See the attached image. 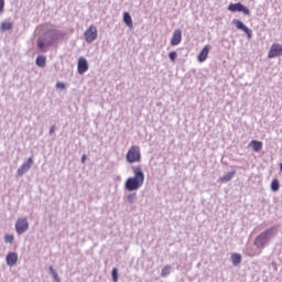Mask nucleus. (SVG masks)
Instances as JSON below:
<instances>
[{
  "label": "nucleus",
  "instance_id": "f257e3e1",
  "mask_svg": "<svg viewBox=\"0 0 282 282\" xmlns=\"http://www.w3.org/2000/svg\"><path fill=\"white\" fill-rule=\"evenodd\" d=\"M133 176L127 178L124 183L126 191L130 193L127 195L128 204H135L138 202V193L144 186V172L140 166H132Z\"/></svg>",
  "mask_w": 282,
  "mask_h": 282
},
{
  "label": "nucleus",
  "instance_id": "f03ea898",
  "mask_svg": "<svg viewBox=\"0 0 282 282\" xmlns=\"http://www.w3.org/2000/svg\"><path fill=\"white\" fill-rule=\"evenodd\" d=\"M279 235V228L271 227L264 231H262L258 237L254 239V246L258 250H263V248L270 246V240L274 239V237Z\"/></svg>",
  "mask_w": 282,
  "mask_h": 282
},
{
  "label": "nucleus",
  "instance_id": "7ed1b4c3",
  "mask_svg": "<svg viewBox=\"0 0 282 282\" xmlns=\"http://www.w3.org/2000/svg\"><path fill=\"white\" fill-rule=\"evenodd\" d=\"M51 45H54V41L52 40L50 32L46 31L37 39V50H40V52H47Z\"/></svg>",
  "mask_w": 282,
  "mask_h": 282
},
{
  "label": "nucleus",
  "instance_id": "20e7f679",
  "mask_svg": "<svg viewBox=\"0 0 282 282\" xmlns=\"http://www.w3.org/2000/svg\"><path fill=\"white\" fill-rule=\"evenodd\" d=\"M126 160L129 162V164H135V162H140V160H142L140 147L132 145L127 152Z\"/></svg>",
  "mask_w": 282,
  "mask_h": 282
},
{
  "label": "nucleus",
  "instance_id": "39448f33",
  "mask_svg": "<svg viewBox=\"0 0 282 282\" xmlns=\"http://www.w3.org/2000/svg\"><path fill=\"white\" fill-rule=\"evenodd\" d=\"M30 230V223L28 221V217H20L15 223V231L18 235H24Z\"/></svg>",
  "mask_w": 282,
  "mask_h": 282
},
{
  "label": "nucleus",
  "instance_id": "423d86ee",
  "mask_svg": "<svg viewBox=\"0 0 282 282\" xmlns=\"http://www.w3.org/2000/svg\"><path fill=\"white\" fill-rule=\"evenodd\" d=\"M34 164V156H30L26 162H24L17 171L18 177H23L30 169H32V165Z\"/></svg>",
  "mask_w": 282,
  "mask_h": 282
},
{
  "label": "nucleus",
  "instance_id": "0eeeda50",
  "mask_svg": "<svg viewBox=\"0 0 282 282\" xmlns=\"http://www.w3.org/2000/svg\"><path fill=\"white\" fill-rule=\"evenodd\" d=\"M86 43H94L96 39H98V29L96 26L90 25L84 33Z\"/></svg>",
  "mask_w": 282,
  "mask_h": 282
},
{
  "label": "nucleus",
  "instance_id": "6e6552de",
  "mask_svg": "<svg viewBox=\"0 0 282 282\" xmlns=\"http://www.w3.org/2000/svg\"><path fill=\"white\" fill-rule=\"evenodd\" d=\"M227 10H229V12H243V14H250V9H248L241 2L230 3Z\"/></svg>",
  "mask_w": 282,
  "mask_h": 282
},
{
  "label": "nucleus",
  "instance_id": "1a4fd4ad",
  "mask_svg": "<svg viewBox=\"0 0 282 282\" xmlns=\"http://www.w3.org/2000/svg\"><path fill=\"white\" fill-rule=\"evenodd\" d=\"M234 25L237 28V30H241L247 34L248 39H252V29L246 26V24L239 20V19H234L232 20Z\"/></svg>",
  "mask_w": 282,
  "mask_h": 282
},
{
  "label": "nucleus",
  "instance_id": "9d476101",
  "mask_svg": "<svg viewBox=\"0 0 282 282\" xmlns=\"http://www.w3.org/2000/svg\"><path fill=\"white\" fill-rule=\"evenodd\" d=\"M282 56V44L273 43L268 52V58Z\"/></svg>",
  "mask_w": 282,
  "mask_h": 282
},
{
  "label": "nucleus",
  "instance_id": "9b49d317",
  "mask_svg": "<svg viewBox=\"0 0 282 282\" xmlns=\"http://www.w3.org/2000/svg\"><path fill=\"white\" fill-rule=\"evenodd\" d=\"M89 69V63L85 57H79L77 63V72L78 74H85Z\"/></svg>",
  "mask_w": 282,
  "mask_h": 282
},
{
  "label": "nucleus",
  "instance_id": "f8f14e48",
  "mask_svg": "<svg viewBox=\"0 0 282 282\" xmlns=\"http://www.w3.org/2000/svg\"><path fill=\"white\" fill-rule=\"evenodd\" d=\"M19 261V253L18 252H9L6 257L7 265L13 268V265Z\"/></svg>",
  "mask_w": 282,
  "mask_h": 282
},
{
  "label": "nucleus",
  "instance_id": "ddd939ff",
  "mask_svg": "<svg viewBox=\"0 0 282 282\" xmlns=\"http://www.w3.org/2000/svg\"><path fill=\"white\" fill-rule=\"evenodd\" d=\"M182 43V30L177 29L173 32L171 45H180Z\"/></svg>",
  "mask_w": 282,
  "mask_h": 282
},
{
  "label": "nucleus",
  "instance_id": "4468645a",
  "mask_svg": "<svg viewBox=\"0 0 282 282\" xmlns=\"http://www.w3.org/2000/svg\"><path fill=\"white\" fill-rule=\"evenodd\" d=\"M208 52H210V45H205L197 56L199 63H204L208 58Z\"/></svg>",
  "mask_w": 282,
  "mask_h": 282
},
{
  "label": "nucleus",
  "instance_id": "2eb2a0df",
  "mask_svg": "<svg viewBox=\"0 0 282 282\" xmlns=\"http://www.w3.org/2000/svg\"><path fill=\"white\" fill-rule=\"evenodd\" d=\"M53 43L55 41H58L59 39H63V33L58 30H54V29H51V30H47Z\"/></svg>",
  "mask_w": 282,
  "mask_h": 282
},
{
  "label": "nucleus",
  "instance_id": "dca6fc26",
  "mask_svg": "<svg viewBox=\"0 0 282 282\" xmlns=\"http://www.w3.org/2000/svg\"><path fill=\"white\" fill-rule=\"evenodd\" d=\"M235 175H237V171L228 172L227 174H225L224 176H221L219 178V182H221L223 184H226V183L230 182V180H232V177H235Z\"/></svg>",
  "mask_w": 282,
  "mask_h": 282
},
{
  "label": "nucleus",
  "instance_id": "f3484780",
  "mask_svg": "<svg viewBox=\"0 0 282 282\" xmlns=\"http://www.w3.org/2000/svg\"><path fill=\"white\" fill-rule=\"evenodd\" d=\"M250 147L252 148V150H253L256 153H259V151H261V149H263V142L257 141V140H252V141L250 142Z\"/></svg>",
  "mask_w": 282,
  "mask_h": 282
},
{
  "label": "nucleus",
  "instance_id": "a211bd4d",
  "mask_svg": "<svg viewBox=\"0 0 282 282\" xmlns=\"http://www.w3.org/2000/svg\"><path fill=\"white\" fill-rule=\"evenodd\" d=\"M123 22L128 28H133V19H131V14H129V12L123 13Z\"/></svg>",
  "mask_w": 282,
  "mask_h": 282
},
{
  "label": "nucleus",
  "instance_id": "6ab92c4d",
  "mask_svg": "<svg viewBox=\"0 0 282 282\" xmlns=\"http://www.w3.org/2000/svg\"><path fill=\"white\" fill-rule=\"evenodd\" d=\"M281 188V183H279V180L274 178L272 182H271V191L273 193H279V189Z\"/></svg>",
  "mask_w": 282,
  "mask_h": 282
},
{
  "label": "nucleus",
  "instance_id": "aec40b11",
  "mask_svg": "<svg viewBox=\"0 0 282 282\" xmlns=\"http://www.w3.org/2000/svg\"><path fill=\"white\" fill-rule=\"evenodd\" d=\"M37 67H45L46 58L43 55H39L35 59Z\"/></svg>",
  "mask_w": 282,
  "mask_h": 282
},
{
  "label": "nucleus",
  "instance_id": "412c9836",
  "mask_svg": "<svg viewBox=\"0 0 282 282\" xmlns=\"http://www.w3.org/2000/svg\"><path fill=\"white\" fill-rule=\"evenodd\" d=\"M231 262H232V265H239V263H241V254L239 253L231 254Z\"/></svg>",
  "mask_w": 282,
  "mask_h": 282
},
{
  "label": "nucleus",
  "instance_id": "4be33fe9",
  "mask_svg": "<svg viewBox=\"0 0 282 282\" xmlns=\"http://www.w3.org/2000/svg\"><path fill=\"white\" fill-rule=\"evenodd\" d=\"M171 270H172V267L171 265H165L162 271H161V276L162 278H166L169 274H171Z\"/></svg>",
  "mask_w": 282,
  "mask_h": 282
},
{
  "label": "nucleus",
  "instance_id": "5701e85b",
  "mask_svg": "<svg viewBox=\"0 0 282 282\" xmlns=\"http://www.w3.org/2000/svg\"><path fill=\"white\" fill-rule=\"evenodd\" d=\"M53 279L57 282H61V278H58V273L56 272V270H54V267H50L48 268Z\"/></svg>",
  "mask_w": 282,
  "mask_h": 282
},
{
  "label": "nucleus",
  "instance_id": "b1692460",
  "mask_svg": "<svg viewBox=\"0 0 282 282\" xmlns=\"http://www.w3.org/2000/svg\"><path fill=\"white\" fill-rule=\"evenodd\" d=\"M12 23L11 22H2L1 23V30L3 31V32H6V31H8V30H11L12 29Z\"/></svg>",
  "mask_w": 282,
  "mask_h": 282
},
{
  "label": "nucleus",
  "instance_id": "393cba45",
  "mask_svg": "<svg viewBox=\"0 0 282 282\" xmlns=\"http://www.w3.org/2000/svg\"><path fill=\"white\" fill-rule=\"evenodd\" d=\"M4 242L6 243H14V235L7 234L4 236Z\"/></svg>",
  "mask_w": 282,
  "mask_h": 282
},
{
  "label": "nucleus",
  "instance_id": "a878e982",
  "mask_svg": "<svg viewBox=\"0 0 282 282\" xmlns=\"http://www.w3.org/2000/svg\"><path fill=\"white\" fill-rule=\"evenodd\" d=\"M169 58H170V61H172V63H175V61L177 59V52H175V51L170 52Z\"/></svg>",
  "mask_w": 282,
  "mask_h": 282
},
{
  "label": "nucleus",
  "instance_id": "bb28decb",
  "mask_svg": "<svg viewBox=\"0 0 282 282\" xmlns=\"http://www.w3.org/2000/svg\"><path fill=\"white\" fill-rule=\"evenodd\" d=\"M111 276H112V281L113 282H118V269L117 268H113L112 271H111Z\"/></svg>",
  "mask_w": 282,
  "mask_h": 282
},
{
  "label": "nucleus",
  "instance_id": "cd10ccee",
  "mask_svg": "<svg viewBox=\"0 0 282 282\" xmlns=\"http://www.w3.org/2000/svg\"><path fill=\"white\" fill-rule=\"evenodd\" d=\"M6 8V0H0V12H3Z\"/></svg>",
  "mask_w": 282,
  "mask_h": 282
},
{
  "label": "nucleus",
  "instance_id": "c85d7f7f",
  "mask_svg": "<svg viewBox=\"0 0 282 282\" xmlns=\"http://www.w3.org/2000/svg\"><path fill=\"white\" fill-rule=\"evenodd\" d=\"M56 88L57 89H65V84L59 82V83L56 84Z\"/></svg>",
  "mask_w": 282,
  "mask_h": 282
},
{
  "label": "nucleus",
  "instance_id": "c756f323",
  "mask_svg": "<svg viewBox=\"0 0 282 282\" xmlns=\"http://www.w3.org/2000/svg\"><path fill=\"white\" fill-rule=\"evenodd\" d=\"M54 131H56V126H52L50 129V135H52V133H54Z\"/></svg>",
  "mask_w": 282,
  "mask_h": 282
},
{
  "label": "nucleus",
  "instance_id": "7c9ffc66",
  "mask_svg": "<svg viewBox=\"0 0 282 282\" xmlns=\"http://www.w3.org/2000/svg\"><path fill=\"white\" fill-rule=\"evenodd\" d=\"M85 162H87V156L84 154V155L82 156V164H85Z\"/></svg>",
  "mask_w": 282,
  "mask_h": 282
},
{
  "label": "nucleus",
  "instance_id": "2f4dec72",
  "mask_svg": "<svg viewBox=\"0 0 282 282\" xmlns=\"http://www.w3.org/2000/svg\"><path fill=\"white\" fill-rule=\"evenodd\" d=\"M271 265H272L273 270H276V262H272Z\"/></svg>",
  "mask_w": 282,
  "mask_h": 282
}]
</instances>
